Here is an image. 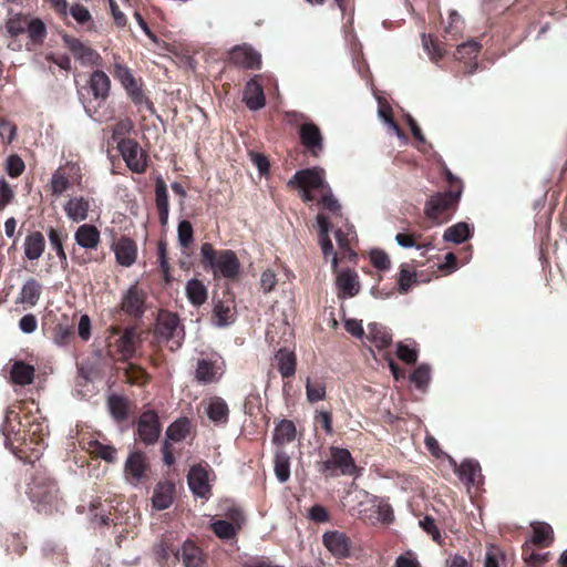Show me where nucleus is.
Returning <instances> with one entry per match:
<instances>
[{
    "label": "nucleus",
    "mask_w": 567,
    "mask_h": 567,
    "mask_svg": "<svg viewBox=\"0 0 567 567\" xmlns=\"http://www.w3.org/2000/svg\"><path fill=\"white\" fill-rule=\"evenodd\" d=\"M460 198V188L432 195L425 203V216L436 224L447 221L456 209Z\"/></svg>",
    "instance_id": "obj_1"
},
{
    "label": "nucleus",
    "mask_w": 567,
    "mask_h": 567,
    "mask_svg": "<svg viewBox=\"0 0 567 567\" xmlns=\"http://www.w3.org/2000/svg\"><path fill=\"white\" fill-rule=\"evenodd\" d=\"M450 22L444 28V43H440L437 40L433 39L431 35H426L425 33L422 35V43L426 52L429 53L431 60L439 61L446 53V47L450 45L449 41H456L458 37L462 34L464 21L457 11L452 10L450 12Z\"/></svg>",
    "instance_id": "obj_2"
},
{
    "label": "nucleus",
    "mask_w": 567,
    "mask_h": 567,
    "mask_svg": "<svg viewBox=\"0 0 567 567\" xmlns=\"http://www.w3.org/2000/svg\"><path fill=\"white\" fill-rule=\"evenodd\" d=\"M212 468L205 461L193 465L187 474V484L192 493L199 498L208 499L212 496L209 473Z\"/></svg>",
    "instance_id": "obj_3"
},
{
    "label": "nucleus",
    "mask_w": 567,
    "mask_h": 567,
    "mask_svg": "<svg viewBox=\"0 0 567 567\" xmlns=\"http://www.w3.org/2000/svg\"><path fill=\"white\" fill-rule=\"evenodd\" d=\"M109 347L114 349L122 359L131 358L136 349L138 336L133 328L125 329L122 333L118 328H111Z\"/></svg>",
    "instance_id": "obj_4"
},
{
    "label": "nucleus",
    "mask_w": 567,
    "mask_h": 567,
    "mask_svg": "<svg viewBox=\"0 0 567 567\" xmlns=\"http://www.w3.org/2000/svg\"><path fill=\"white\" fill-rule=\"evenodd\" d=\"M150 465L144 453L133 451L124 464L125 480L136 486L148 480Z\"/></svg>",
    "instance_id": "obj_5"
},
{
    "label": "nucleus",
    "mask_w": 567,
    "mask_h": 567,
    "mask_svg": "<svg viewBox=\"0 0 567 567\" xmlns=\"http://www.w3.org/2000/svg\"><path fill=\"white\" fill-rule=\"evenodd\" d=\"M120 306L126 315L141 317L146 310V292L138 285H132L123 292Z\"/></svg>",
    "instance_id": "obj_6"
},
{
    "label": "nucleus",
    "mask_w": 567,
    "mask_h": 567,
    "mask_svg": "<svg viewBox=\"0 0 567 567\" xmlns=\"http://www.w3.org/2000/svg\"><path fill=\"white\" fill-rule=\"evenodd\" d=\"M210 269L213 270L214 278H226L228 280H235L238 278L240 272V262L233 250L225 249L219 251V256Z\"/></svg>",
    "instance_id": "obj_7"
},
{
    "label": "nucleus",
    "mask_w": 567,
    "mask_h": 567,
    "mask_svg": "<svg viewBox=\"0 0 567 567\" xmlns=\"http://www.w3.org/2000/svg\"><path fill=\"white\" fill-rule=\"evenodd\" d=\"M117 148L127 167L135 173H143L146 168V157L143 150L133 140H121Z\"/></svg>",
    "instance_id": "obj_8"
},
{
    "label": "nucleus",
    "mask_w": 567,
    "mask_h": 567,
    "mask_svg": "<svg viewBox=\"0 0 567 567\" xmlns=\"http://www.w3.org/2000/svg\"><path fill=\"white\" fill-rule=\"evenodd\" d=\"M323 169L319 167L305 168L296 172V174L288 181L287 186L291 189L295 188H324Z\"/></svg>",
    "instance_id": "obj_9"
},
{
    "label": "nucleus",
    "mask_w": 567,
    "mask_h": 567,
    "mask_svg": "<svg viewBox=\"0 0 567 567\" xmlns=\"http://www.w3.org/2000/svg\"><path fill=\"white\" fill-rule=\"evenodd\" d=\"M299 138L305 148L318 157L323 151V136L318 125L307 122L299 127Z\"/></svg>",
    "instance_id": "obj_10"
},
{
    "label": "nucleus",
    "mask_w": 567,
    "mask_h": 567,
    "mask_svg": "<svg viewBox=\"0 0 567 567\" xmlns=\"http://www.w3.org/2000/svg\"><path fill=\"white\" fill-rule=\"evenodd\" d=\"M229 61L244 69L259 70L261 68V54L247 44L231 49Z\"/></svg>",
    "instance_id": "obj_11"
},
{
    "label": "nucleus",
    "mask_w": 567,
    "mask_h": 567,
    "mask_svg": "<svg viewBox=\"0 0 567 567\" xmlns=\"http://www.w3.org/2000/svg\"><path fill=\"white\" fill-rule=\"evenodd\" d=\"M337 275L336 286L338 289V297L342 299L352 298L360 291L359 276L353 269L333 270Z\"/></svg>",
    "instance_id": "obj_12"
},
{
    "label": "nucleus",
    "mask_w": 567,
    "mask_h": 567,
    "mask_svg": "<svg viewBox=\"0 0 567 567\" xmlns=\"http://www.w3.org/2000/svg\"><path fill=\"white\" fill-rule=\"evenodd\" d=\"M322 543L324 547L337 558H347L350 556L351 540L342 532L330 530L323 534Z\"/></svg>",
    "instance_id": "obj_13"
},
{
    "label": "nucleus",
    "mask_w": 567,
    "mask_h": 567,
    "mask_svg": "<svg viewBox=\"0 0 567 567\" xmlns=\"http://www.w3.org/2000/svg\"><path fill=\"white\" fill-rule=\"evenodd\" d=\"M137 433L145 444H153L157 441L161 433V426L158 423V416L154 411H146L140 416L137 422Z\"/></svg>",
    "instance_id": "obj_14"
},
{
    "label": "nucleus",
    "mask_w": 567,
    "mask_h": 567,
    "mask_svg": "<svg viewBox=\"0 0 567 567\" xmlns=\"http://www.w3.org/2000/svg\"><path fill=\"white\" fill-rule=\"evenodd\" d=\"M330 457L332 458L333 464L337 466L340 475L344 476H354L358 477L361 475L362 468L357 466L351 453L349 450L338 446L330 447Z\"/></svg>",
    "instance_id": "obj_15"
},
{
    "label": "nucleus",
    "mask_w": 567,
    "mask_h": 567,
    "mask_svg": "<svg viewBox=\"0 0 567 567\" xmlns=\"http://www.w3.org/2000/svg\"><path fill=\"white\" fill-rule=\"evenodd\" d=\"M480 50L481 44L473 40L457 45L453 56L456 61L464 63V68L462 70L464 74H472L476 71V58Z\"/></svg>",
    "instance_id": "obj_16"
},
{
    "label": "nucleus",
    "mask_w": 567,
    "mask_h": 567,
    "mask_svg": "<svg viewBox=\"0 0 567 567\" xmlns=\"http://www.w3.org/2000/svg\"><path fill=\"white\" fill-rule=\"evenodd\" d=\"M113 76L121 82L127 94L135 101L141 102L143 93L138 81L133 76L132 71L122 63H115Z\"/></svg>",
    "instance_id": "obj_17"
},
{
    "label": "nucleus",
    "mask_w": 567,
    "mask_h": 567,
    "mask_svg": "<svg viewBox=\"0 0 567 567\" xmlns=\"http://www.w3.org/2000/svg\"><path fill=\"white\" fill-rule=\"evenodd\" d=\"M90 208V199L83 196L70 197L63 206L66 217L73 223L84 221L89 216Z\"/></svg>",
    "instance_id": "obj_18"
},
{
    "label": "nucleus",
    "mask_w": 567,
    "mask_h": 567,
    "mask_svg": "<svg viewBox=\"0 0 567 567\" xmlns=\"http://www.w3.org/2000/svg\"><path fill=\"white\" fill-rule=\"evenodd\" d=\"M64 42L75 59L80 60L82 64L93 65L99 63L100 55L89 45L71 37H64Z\"/></svg>",
    "instance_id": "obj_19"
},
{
    "label": "nucleus",
    "mask_w": 567,
    "mask_h": 567,
    "mask_svg": "<svg viewBox=\"0 0 567 567\" xmlns=\"http://www.w3.org/2000/svg\"><path fill=\"white\" fill-rule=\"evenodd\" d=\"M244 102L251 111L260 110L266 105L264 87L257 81V76L246 83L244 90Z\"/></svg>",
    "instance_id": "obj_20"
},
{
    "label": "nucleus",
    "mask_w": 567,
    "mask_h": 567,
    "mask_svg": "<svg viewBox=\"0 0 567 567\" xmlns=\"http://www.w3.org/2000/svg\"><path fill=\"white\" fill-rule=\"evenodd\" d=\"M223 375L220 367L209 359L197 361L195 378L199 383L209 384L217 382Z\"/></svg>",
    "instance_id": "obj_21"
},
{
    "label": "nucleus",
    "mask_w": 567,
    "mask_h": 567,
    "mask_svg": "<svg viewBox=\"0 0 567 567\" xmlns=\"http://www.w3.org/2000/svg\"><path fill=\"white\" fill-rule=\"evenodd\" d=\"M214 319L218 327H225L235 321L236 307L233 298L227 297L225 300H218L214 305Z\"/></svg>",
    "instance_id": "obj_22"
},
{
    "label": "nucleus",
    "mask_w": 567,
    "mask_h": 567,
    "mask_svg": "<svg viewBox=\"0 0 567 567\" xmlns=\"http://www.w3.org/2000/svg\"><path fill=\"white\" fill-rule=\"evenodd\" d=\"M208 419L216 425H225L229 421V408L220 396H213L206 408Z\"/></svg>",
    "instance_id": "obj_23"
},
{
    "label": "nucleus",
    "mask_w": 567,
    "mask_h": 567,
    "mask_svg": "<svg viewBox=\"0 0 567 567\" xmlns=\"http://www.w3.org/2000/svg\"><path fill=\"white\" fill-rule=\"evenodd\" d=\"M74 240L82 248L95 249L101 241V235L95 226L83 224L76 229Z\"/></svg>",
    "instance_id": "obj_24"
},
{
    "label": "nucleus",
    "mask_w": 567,
    "mask_h": 567,
    "mask_svg": "<svg viewBox=\"0 0 567 567\" xmlns=\"http://www.w3.org/2000/svg\"><path fill=\"white\" fill-rule=\"evenodd\" d=\"M114 254L121 266L130 267L136 260L137 248L132 239L124 237L114 245Z\"/></svg>",
    "instance_id": "obj_25"
},
{
    "label": "nucleus",
    "mask_w": 567,
    "mask_h": 567,
    "mask_svg": "<svg viewBox=\"0 0 567 567\" xmlns=\"http://www.w3.org/2000/svg\"><path fill=\"white\" fill-rule=\"evenodd\" d=\"M297 427L291 420H280L274 430L272 443L277 446H284L295 441Z\"/></svg>",
    "instance_id": "obj_26"
},
{
    "label": "nucleus",
    "mask_w": 567,
    "mask_h": 567,
    "mask_svg": "<svg viewBox=\"0 0 567 567\" xmlns=\"http://www.w3.org/2000/svg\"><path fill=\"white\" fill-rule=\"evenodd\" d=\"M275 359L277 361V368L284 379L292 378L296 373L297 358L293 351L287 348H280Z\"/></svg>",
    "instance_id": "obj_27"
},
{
    "label": "nucleus",
    "mask_w": 567,
    "mask_h": 567,
    "mask_svg": "<svg viewBox=\"0 0 567 567\" xmlns=\"http://www.w3.org/2000/svg\"><path fill=\"white\" fill-rule=\"evenodd\" d=\"M45 248L44 236L40 231H32L27 235L23 244L24 256L29 260L39 259Z\"/></svg>",
    "instance_id": "obj_28"
},
{
    "label": "nucleus",
    "mask_w": 567,
    "mask_h": 567,
    "mask_svg": "<svg viewBox=\"0 0 567 567\" xmlns=\"http://www.w3.org/2000/svg\"><path fill=\"white\" fill-rule=\"evenodd\" d=\"M177 445V421L173 422L166 430L165 440L162 445L163 461L171 466L175 463Z\"/></svg>",
    "instance_id": "obj_29"
},
{
    "label": "nucleus",
    "mask_w": 567,
    "mask_h": 567,
    "mask_svg": "<svg viewBox=\"0 0 567 567\" xmlns=\"http://www.w3.org/2000/svg\"><path fill=\"white\" fill-rule=\"evenodd\" d=\"M175 485L172 482L158 483L153 495V505L157 509H165L173 503Z\"/></svg>",
    "instance_id": "obj_30"
},
{
    "label": "nucleus",
    "mask_w": 567,
    "mask_h": 567,
    "mask_svg": "<svg viewBox=\"0 0 567 567\" xmlns=\"http://www.w3.org/2000/svg\"><path fill=\"white\" fill-rule=\"evenodd\" d=\"M368 332V340L380 350L388 348L392 342V334L382 324L377 322L369 323Z\"/></svg>",
    "instance_id": "obj_31"
},
{
    "label": "nucleus",
    "mask_w": 567,
    "mask_h": 567,
    "mask_svg": "<svg viewBox=\"0 0 567 567\" xmlns=\"http://www.w3.org/2000/svg\"><path fill=\"white\" fill-rule=\"evenodd\" d=\"M155 195L159 221L162 225H166L168 221V197L167 186L162 177L156 178Z\"/></svg>",
    "instance_id": "obj_32"
},
{
    "label": "nucleus",
    "mask_w": 567,
    "mask_h": 567,
    "mask_svg": "<svg viewBox=\"0 0 567 567\" xmlns=\"http://www.w3.org/2000/svg\"><path fill=\"white\" fill-rule=\"evenodd\" d=\"M182 555L185 567H202L205 561L202 548L192 540L183 544Z\"/></svg>",
    "instance_id": "obj_33"
},
{
    "label": "nucleus",
    "mask_w": 567,
    "mask_h": 567,
    "mask_svg": "<svg viewBox=\"0 0 567 567\" xmlns=\"http://www.w3.org/2000/svg\"><path fill=\"white\" fill-rule=\"evenodd\" d=\"M90 89L96 99L105 100L109 96L111 81L103 71H95L90 78Z\"/></svg>",
    "instance_id": "obj_34"
},
{
    "label": "nucleus",
    "mask_w": 567,
    "mask_h": 567,
    "mask_svg": "<svg viewBox=\"0 0 567 567\" xmlns=\"http://www.w3.org/2000/svg\"><path fill=\"white\" fill-rule=\"evenodd\" d=\"M34 367L24 362H14L11 369V380L19 385L31 384L34 380Z\"/></svg>",
    "instance_id": "obj_35"
},
{
    "label": "nucleus",
    "mask_w": 567,
    "mask_h": 567,
    "mask_svg": "<svg viewBox=\"0 0 567 567\" xmlns=\"http://www.w3.org/2000/svg\"><path fill=\"white\" fill-rule=\"evenodd\" d=\"M186 296L190 303L199 307L206 302L208 293L206 286L198 279H192L186 285Z\"/></svg>",
    "instance_id": "obj_36"
},
{
    "label": "nucleus",
    "mask_w": 567,
    "mask_h": 567,
    "mask_svg": "<svg viewBox=\"0 0 567 567\" xmlns=\"http://www.w3.org/2000/svg\"><path fill=\"white\" fill-rule=\"evenodd\" d=\"M177 327V317L176 315L161 311L158 313L157 323H156V333L164 339H169L173 337L174 331Z\"/></svg>",
    "instance_id": "obj_37"
},
{
    "label": "nucleus",
    "mask_w": 567,
    "mask_h": 567,
    "mask_svg": "<svg viewBox=\"0 0 567 567\" xmlns=\"http://www.w3.org/2000/svg\"><path fill=\"white\" fill-rule=\"evenodd\" d=\"M42 286L35 279H29L22 286L19 300L30 307L35 306L41 296Z\"/></svg>",
    "instance_id": "obj_38"
},
{
    "label": "nucleus",
    "mask_w": 567,
    "mask_h": 567,
    "mask_svg": "<svg viewBox=\"0 0 567 567\" xmlns=\"http://www.w3.org/2000/svg\"><path fill=\"white\" fill-rule=\"evenodd\" d=\"M554 532L550 525L546 523H539L533 526V537L529 544L537 547H547L554 539Z\"/></svg>",
    "instance_id": "obj_39"
},
{
    "label": "nucleus",
    "mask_w": 567,
    "mask_h": 567,
    "mask_svg": "<svg viewBox=\"0 0 567 567\" xmlns=\"http://www.w3.org/2000/svg\"><path fill=\"white\" fill-rule=\"evenodd\" d=\"M313 425L316 429L319 426L327 435H332L333 431V414L331 409H316L313 413Z\"/></svg>",
    "instance_id": "obj_40"
},
{
    "label": "nucleus",
    "mask_w": 567,
    "mask_h": 567,
    "mask_svg": "<svg viewBox=\"0 0 567 567\" xmlns=\"http://www.w3.org/2000/svg\"><path fill=\"white\" fill-rule=\"evenodd\" d=\"M471 236L470 226L466 223L460 221L449 227L443 235L445 241L461 244L468 239Z\"/></svg>",
    "instance_id": "obj_41"
},
{
    "label": "nucleus",
    "mask_w": 567,
    "mask_h": 567,
    "mask_svg": "<svg viewBox=\"0 0 567 567\" xmlns=\"http://www.w3.org/2000/svg\"><path fill=\"white\" fill-rule=\"evenodd\" d=\"M275 474L280 483H286L290 477V457L285 451H278L275 455Z\"/></svg>",
    "instance_id": "obj_42"
},
{
    "label": "nucleus",
    "mask_w": 567,
    "mask_h": 567,
    "mask_svg": "<svg viewBox=\"0 0 567 567\" xmlns=\"http://www.w3.org/2000/svg\"><path fill=\"white\" fill-rule=\"evenodd\" d=\"M306 396L310 403L324 400L327 396L326 383L321 380H311L308 378L306 381Z\"/></svg>",
    "instance_id": "obj_43"
},
{
    "label": "nucleus",
    "mask_w": 567,
    "mask_h": 567,
    "mask_svg": "<svg viewBox=\"0 0 567 567\" xmlns=\"http://www.w3.org/2000/svg\"><path fill=\"white\" fill-rule=\"evenodd\" d=\"M213 533L223 540H230L237 537V528L233 523L228 520L219 519L210 525Z\"/></svg>",
    "instance_id": "obj_44"
},
{
    "label": "nucleus",
    "mask_w": 567,
    "mask_h": 567,
    "mask_svg": "<svg viewBox=\"0 0 567 567\" xmlns=\"http://www.w3.org/2000/svg\"><path fill=\"white\" fill-rule=\"evenodd\" d=\"M87 451L90 454L101 457L106 462H113L116 457V450L112 445H105L99 441H90L87 443Z\"/></svg>",
    "instance_id": "obj_45"
},
{
    "label": "nucleus",
    "mask_w": 567,
    "mask_h": 567,
    "mask_svg": "<svg viewBox=\"0 0 567 567\" xmlns=\"http://www.w3.org/2000/svg\"><path fill=\"white\" fill-rule=\"evenodd\" d=\"M71 184L62 168H58L51 177L50 188L53 196H60L70 188Z\"/></svg>",
    "instance_id": "obj_46"
},
{
    "label": "nucleus",
    "mask_w": 567,
    "mask_h": 567,
    "mask_svg": "<svg viewBox=\"0 0 567 567\" xmlns=\"http://www.w3.org/2000/svg\"><path fill=\"white\" fill-rule=\"evenodd\" d=\"M414 282H416L415 271L409 265H401L398 277V290L400 293H406Z\"/></svg>",
    "instance_id": "obj_47"
},
{
    "label": "nucleus",
    "mask_w": 567,
    "mask_h": 567,
    "mask_svg": "<svg viewBox=\"0 0 567 567\" xmlns=\"http://www.w3.org/2000/svg\"><path fill=\"white\" fill-rule=\"evenodd\" d=\"M457 473L462 478H465L468 484H474L476 477L481 475V465L477 461L466 460L462 462Z\"/></svg>",
    "instance_id": "obj_48"
},
{
    "label": "nucleus",
    "mask_w": 567,
    "mask_h": 567,
    "mask_svg": "<svg viewBox=\"0 0 567 567\" xmlns=\"http://www.w3.org/2000/svg\"><path fill=\"white\" fill-rule=\"evenodd\" d=\"M535 545L526 542L522 547V555L524 560L530 567H539L547 561V554H538L534 550Z\"/></svg>",
    "instance_id": "obj_49"
},
{
    "label": "nucleus",
    "mask_w": 567,
    "mask_h": 567,
    "mask_svg": "<svg viewBox=\"0 0 567 567\" xmlns=\"http://www.w3.org/2000/svg\"><path fill=\"white\" fill-rule=\"evenodd\" d=\"M28 24V17L18 13L8 19L6 22V29L11 37H18L27 30Z\"/></svg>",
    "instance_id": "obj_50"
},
{
    "label": "nucleus",
    "mask_w": 567,
    "mask_h": 567,
    "mask_svg": "<svg viewBox=\"0 0 567 567\" xmlns=\"http://www.w3.org/2000/svg\"><path fill=\"white\" fill-rule=\"evenodd\" d=\"M430 379V367L426 364H420L410 375V381L422 391L427 388Z\"/></svg>",
    "instance_id": "obj_51"
},
{
    "label": "nucleus",
    "mask_w": 567,
    "mask_h": 567,
    "mask_svg": "<svg viewBox=\"0 0 567 567\" xmlns=\"http://www.w3.org/2000/svg\"><path fill=\"white\" fill-rule=\"evenodd\" d=\"M109 409L113 417L117 421L124 420L127 415V402L121 396H111L109 399Z\"/></svg>",
    "instance_id": "obj_52"
},
{
    "label": "nucleus",
    "mask_w": 567,
    "mask_h": 567,
    "mask_svg": "<svg viewBox=\"0 0 567 567\" xmlns=\"http://www.w3.org/2000/svg\"><path fill=\"white\" fill-rule=\"evenodd\" d=\"M193 226L188 220L179 221V246L183 248V254H187L186 250L190 247L194 241Z\"/></svg>",
    "instance_id": "obj_53"
},
{
    "label": "nucleus",
    "mask_w": 567,
    "mask_h": 567,
    "mask_svg": "<svg viewBox=\"0 0 567 567\" xmlns=\"http://www.w3.org/2000/svg\"><path fill=\"white\" fill-rule=\"evenodd\" d=\"M419 525L426 534L431 535L435 543L442 544L443 538L433 517L429 515L424 516L422 519H420Z\"/></svg>",
    "instance_id": "obj_54"
},
{
    "label": "nucleus",
    "mask_w": 567,
    "mask_h": 567,
    "mask_svg": "<svg viewBox=\"0 0 567 567\" xmlns=\"http://www.w3.org/2000/svg\"><path fill=\"white\" fill-rule=\"evenodd\" d=\"M370 261L379 270H388L391 267L390 257L381 249L371 250Z\"/></svg>",
    "instance_id": "obj_55"
},
{
    "label": "nucleus",
    "mask_w": 567,
    "mask_h": 567,
    "mask_svg": "<svg viewBox=\"0 0 567 567\" xmlns=\"http://www.w3.org/2000/svg\"><path fill=\"white\" fill-rule=\"evenodd\" d=\"M27 31L29 33L30 39L34 42L41 41L45 35V27L40 19L29 20Z\"/></svg>",
    "instance_id": "obj_56"
},
{
    "label": "nucleus",
    "mask_w": 567,
    "mask_h": 567,
    "mask_svg": "<svg viewBox=\"0 0 567 567\" xmlns=\"http://www.w3.org/2000/svg\"><path fill=\"white\" fill-rule=\"evenodd\" d=\"M396 355L406 364H414L417 360V351L402 342L398 343Z\"/></svg>",
    "instance_id": "obj_57"
},
{
    "label": "nucleus",
    "mask_w": 567,
    "mask_h": 567,
    "mask_svg": "<svg viewBox=\"0 0 567 567\" xmlns=\"http://www.w3.org/2000/svg\"><path fill=\"white\" fill-rule=\"evenodd\" d=\"M196 435V424L187 416H179V442L187 437L194 439Z\"/></svg>",
    "instance_id": "obj_58"
},
{
    "label": "nucleus",
    "mask_w": 567,
    "mask_h": 567,
    "mask_svg": "<svg viewBox=\"0 0 567 567\" xmlns=\"http://www.w3.org/2000/svg\"><path fill=\"white\" fill-rule=\"evenodd\" d=\"M334 236H336V240L338 243V246H339L343 257L346 255H350L353 257L357 256L350 247L349 231H344L342 229H337L334 233Z\"/></svg>",
    "instance_id": "obj_59"
},
{
    "label": "nucleus",
    "mask_w": 567,
    "mask_h": 567,
    "mask_svg": "<svg viewBox=\"0 0 567 567\" xmlns=\"http://www.w3.org/2000/svg\"><path fill=\"white\" fill-rule=\"evenodd\" d=\"M6 168L11 177H18L24 171V163L18 155H10L7 159Z\"/></svg>",
    "instance_id": "obj_60"
},
{
    "label": "nucleus",
    "mask_w": 567,
    "mask_h": 567,
    "mask_svg": "<svg viewBox=\"0 0 567 567\" xmlns=\"http://www.w3.org/2000/svg\"><path fill=\"white\" fill-rule=\"evenodd\" d=\"M202 261L205 268L212 267V264L216 261L219 256V251H216L212 244L204 243L200 247Z\"/></svg>",
    "instance_id": "obj_61"
},
{
    "label": "nucleus",
    "mask_w": 567,
    "mask_h": 567,
    "mask_svg": "<svg viewBox=\"0 0 567 567\" xmlns=\"http://www.w3.org/2000/svg\"><path fill=\"white\" fill-rule=\"evenodd\" d=\"M70 13L73 17V19L81 24H84L92 20V16L87 8L80 3L73 4L70 9Z\"/></svg>",
    "instance_id": "obj_62"
},
{
    "label": "nucleus",
    "mask_w": 567,
    "mask_h": 567,
    "mask_svg": "<svg viewBox=\"0 0 567 567\" xmlns=\"http://www.w3.org/2000/svg\"><path fill=\"white\" fill-rule=\"evenodd\" d=\"M394 567H421V565L415 555L409 550L396 557Z\"/></svg>",
    "instance_id": "obj_63"
},
{
    "label": "nucleus",
    "mask_w": 567,
    "mask_h": 567,
    "mask_svg": "<svg viewBox=\"0 0 567 567\" xmlns=\"http://www.w3.org/2000/svg\"><path fill=\"white\" fill-rule=\"evenodd\" d=\"M243 567H282L275 564L269 557H252L244 563Z\"/></svg>",
    "instance_id": "obj_64"
}]
</instances>
